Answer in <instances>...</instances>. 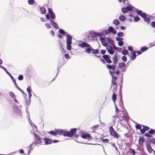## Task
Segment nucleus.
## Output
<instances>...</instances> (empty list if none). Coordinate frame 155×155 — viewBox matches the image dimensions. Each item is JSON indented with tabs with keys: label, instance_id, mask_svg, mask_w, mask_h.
Here are the masks:
<instances>
[{
	"label": "nucleus",
	"instance_id": "nucleus-1",
	"mask_svg": "<svg viewBox=\"0 0 155 155\" xmlns=\"http://www.w3.org/2000/svg\"><path fill=\"white\" fill-rule=\"evenodd\" d=\"M77 130L76 128L71 129L70 131H66L61 129H55V130L48 132L47 133L54 136L62 134L64 137H71L74 135Z\"/></svg>",
	"mask_w": 155,
	"mask_h": 155
},
{
	"label": "nucleus",
	"instance_id": "nucleus-2",
	"mask_svg": "<svg viewBox=\"0 0 155 155\" xmlns=\"http://www.w3.org/2000/svg\"><path fill=\"white\" fill-rule=\"evenodd\" d=\"M34 134L35 136L34 138L35 142L34 143H32L30 145L31 147L34 144L38 145L42 143V140H43V139H42L39 135L37 134L36 133H34Z\"/></svg>",
	"mask_w": 155,
	"mask_h": 155
},
{
	"label": "nucleus",
	"instance_id": "nucleus-3",
	"mask_svg": "<svg viewBox=\"0 0 155 155\" xmlns=\"http://www.w3.org/2000/svg\"><path fill=\"white\" fill-rule=\"evenodd\" d=\"M67 36L66 42L67 44V48L68 50H70L71 48V45L72 44L71 40L72 38L71 36L68 35V33H67L66 34Z\"/></svg>",
	"mask_w": 155,
	"mask_h": 155
},
{
	"label": "nucleus",
	"instance_id": "nucleus-4",
	"mask_svg": "<svg viewBox=\"0 0 155 155\" xmlns=\"http://www.w3.org/2000/svg\"><path fill=\"white\" fill-rule=\"evenodd\" d=\"M109 131L110 134L114 138L118 139L120 137V135L114 130L112 127H110Z\"/></svg>",
	"mask_w": 155,
	"mask_h": 155
},
{
	"label": "nucleus",
	"instance_id": "nucleus-5",
	"mask_svg": "<svg viewBox=\"0 0 155 155\" xmlns=\"http://www.w3.org/2000/svg\"><path fill=\"white\" fill-rule=\"evenodd\" d=\"M117 78L116 76H112L111 80V84L112 85H114L115 86L113 89L115 91H116V89L117 87V84L116 82V81L117 80Z\"/></svg>",
	"mask_w": 155,
	"mask_h": 155
},
{
	"label": "nucleus",
	"instance_id": "nucleus-6",
	"mask_svg": "<svg viewBox=\"0 0 155 155\" xmlns=\"http://www.w3.org/2000/svg\"><path fill=\"white\" fill-rule=\"evenodd\" d=\"M104 59L107 63L111 64L112 63V61L111 60V57L107 54L104 55L102 56Z\"/></svg>",
	"mask_w": 155,
	"mask_h": 155
},
{
	"label": "nucleus",
	"instance_id": "nucleus-7",
	"mask_svg": "<svg viewBox=\"0 0 155 155\" xmlns=\"http://www.w3.org/2000/svg\"><path fill=\"white\" fill-rule=\"evenodd\" d=\"M81 137L84 139H88V140H91L92 139L91 135L88 133H83L81 135Z\"/></svg>",
	"mask_w": 155,
	"mask_h": 155
},
{
	"label": "nucleus",
	"instance_id": "nucleus-8",
	"mask_svg": "<svg viewBox=\"0 0 155 155\" xmlns=\"http://www.w3.org/2000/svg\"><path fill=\"white\" fill-rule=\"evenodd\" d=\"M144 140V138L140 136L138 140V144L140 147H142L143 145V142Z\"/></svg>",
	"mask_w": 155,
	"mask_h": 155
},
{
	"label": "nucleus",
	"instance_id": "nucleus-9",
	"mask_svg": "<svg viewBox=\"0 0 155 155\" xmlns=\"http://www.w3.org/2000/svg\"><path fill=\"white\" fill-rule=\"evenodd\" d=\"M143 128L140 130V132L142 134H143L145 133V131H148L149 129L150 128L147 126L142 125Z\"/></svg>",
	"mask_w": 155,
	"mask_h": 155
},
{
	"label": "nucleus",
	"instance_id": "nucleus-10",
	"mask_svg": "<svg viewBox=\"0 0 155 155\" xmlns=\"http://www.w3.org/2000/svg\"><path fill=\"white\" fill-rule=\"evenodd\" d=\"M78 46L81 48H84L85 47L87 48L90 47V45L87 43L84 42L79 44Z\"/></svg>",
	"mask_w": 155,
	"mask_h": 155
},
{
	"label": "nucleus",
	"instance_id": "nucleus-11",
	"mask_svg": "<svg viewBox=\"0 0 155 155\" xmlns=\"http://www.w3.org/2000/svg\"><path fill=\"white\" fill-rule=\"evenodd\" d=\"M109 31V32H111L114 34L116 33L117 31L116 30L111 26H110L108 27V30H106V33H107V31Z\"/></svg>",
	"mask_w": 155,
	"mask_h": 155
},
{
	"label": "nucleus",
	"instance_id": "nucleus-12",
	"mask_svg": "<svg viewBox=\"0 0 155 155\" xmlns=\"http://www.w3.org/2000/svg\"><path fill=\"white\" fill-rule=\"evenodd\" d=\"M106 49L107 50L108 52L110 54H113L114 53V51L112 50V47L110 45H108L106 48Z\"/></svg>",
	"mask_w": 155,
	"mask_h": 155
},
{
	"label": "nucleus",
	"instance_id": "nucleus-13",
	"mask_svg": "<svg viewBox=\"0 0 155 155\" xmlns=\"http://www.w3.org/2000/svg\"><path fill=\"white\" fill-rule=\"evenodd\" d=\"M106 67L110 70L111 69L113 70H114L115 68V66L114 64L110 65L107 64Z\"/></svg>",
	"mask_w": 155,
	"mask_h": 155
},
{
	"label": "nucleus",
	"instance_id": "nucleus-14",
	"mask_svg": "<svg viewBox=\"0 0 155 155\" xmlns=\"http://www.w3.org/2000/svg\"><path fill=\"white\" fill-rule=\"evenodd\" d=\"M130 59L132 61L134 60L136 57V52L134 51L130 53Z\"/></svg>",
	"mask_w": 155,
	"mask_h": 155
},
{
	"label": "nucleus",
	"instance_id": "nucleus-15",
	"mask_svg": "<svg viewBox=\"0 0 155 155\" xmlns=\"http://www.w3.org/2000/svg\"><path fill=\"white\" fill-rule=\"evenodd\" d=\"M117 54L116 53L114 55L113 57V61L114 64H116L118 62Z\"/></svg>",
	"mask_w": 155,
	"mask_h": 155
},
{
	"label": "nucleus",
	"instance_id": "nucleus-16",
	"mask_svg": "<svg viewBox=\"0 0 155 155\" xmlns=\"http://www.w3.org/2000/svg\"><path fill=\"white\" fill-rule=\"evenodd\" d=\"M112 91L113 92V93L112 96V99L113 101L114 102L116 100V95H117L116 94V91L117 92V91L116 90V91H115L114 89L112 90Z\"/></svg>",
	"mask_w": 155,
	"mask_h": 155
},
{
	"label": "nucleus",
	"instance_id": "nucleus-17",
	"mask_svg": "<svg viewBox=\"0 0 155 155\" xmlns=\"http://www.w3.org/2000/svg\"><path fill=\"white\" fill-rule=\"evenodd\" d=\"M39 7L41 14H45L46 12L45 8L44 7H41L40 6H39Z\"/></svg>",
	"mask_w": 155,
	"mask_h": 155
},
{
	"label": "nucleus",
	"instance_id": "nucleus-18",
	"mask_svg": "<svg viewBox=\"0 0 155 155\" xmlns=\"http://www.w3.org/2000/svg\"><path fill=\"white\" fill-rule=\"evenodd\" d=\"M43 140H44L45 143L46 144H49L51 143V140L47 138H45Z\"/></svg>",
	"mask_w": 155,
	"mask_h": 155
},
{
	"label": "nucleus",
	"instance_id": "nucleus-19",
	"mask_svg": "<svg viewBox=\"0 0 155 155\" xmlns=\"http://www.w3.org/2000/svg\"><path fill=\"white\" fill-rule=\"evenodd\" d=\"M147 149L149 153L151 152L152 151V148L150 145L148 143H147L146 144Z\"/></svg>",
	"mask_w": 155,
	"mask_h": 155
},
{
	"label": "nucleus",
	"instance_id": "nucleus-20",
	"mask_svg": "<svg viewBox=\"0 0 155 155\" xmlns=\"http://www.w3.org/2000/svg\"><path fill=\"white\" fill-rule=\"evenodd\" d=\"M88 48L85 49V51L87 53H89L93 50V48L90 45V47H88Z\"/></svg>",
	"mask_w": 155,
	"mask_h": 155
},
{
	"label": "nucleus",
	"instance_id": "nucleus-21",
	"mask_svg": "<svg viewBox=\"0 0 155 155\" xmlns=\"http://www.w3.org/2000/svg\"><path fill=\"white\" fill-rule=\"evenodd\" d=\"M125 65V63L124 62H120L118 64V67L119 68H124Z\"/></svg>",
	"mask_w": 155,
	"mask_h": 155
},
{
	"label": "nucleus",
	"instance_id": "nucleus-22",
	"mask_svg": "<svg viewBox=\"0 0 155 155\" xmlns=\"http://www.w3.org/2000/svg\"><path fill=\"white\" fill-rule=\"evenodd\" d=\"M51 24L56 28H58V25L57 24L54 22L53 21H51Z\"/></svg>",
	"mask_w": 155,
	"mask_h": 155
},
{
	"label": "nucleus",
	"instance_id": "nucleus-23",
	"mask_svg": "<svg viewBox=\"0 0 155 155\" xmlns=\"http://www.w3.org/2000/svg\"><path fill=\"white\" fill-rule=\"evenodd\" d=\"M119 18L120 21H124L125 20L126 18L125 16L123 15H121L119 17Z\"/></svg>",
	"mask_w": 155,
	"mask_h": 155
},
{
	"label": "nucleus",
	"instance_id": "nucleus-24",
	"mask_svg": "<svg viewBox=\"0 0 155 155\" xmlns=\"http://www.w3.org/2000/svg\"><path fill=\"white\" fill-rule=\"evenodd\" d=\"M0 67L1 68H2L8 74V75H10V76L11 75V74L7 71V70L4 67H3L1 65H0Z\"/></svg>",
	"mask_w": 155,
	"mask_h": 155
},
{
	"label": "nucleus",
	"instance_id": "nucleus-25",
	"mask_svg": "<svg viewBox=\"0 0 155 155\" xmlns=\"http://www.w3.org/2000/svg\"><path fill=\"white\" fill-rule=\"evenodd\" d=\"M113 23L115 25H119L120 22L118 19H115L113 21Z\"/></svg>",
	"mask_w": 155,
	"mask_h": 155
},
{
	"label": "nucleus",
	"instance_id": "nucleus-26",
	"mask_svg": "<svg viewBox=\"0 0 155 155\" xmlns=\"http://www.w3.org/2000/svg\"><path fill=\"white\" fill-rule=\"evenodd\" d=\"M127 10L128 11H131L133 10V7L132 6L130 5V6H127L126 7Z\"/></svg>",
	"mask_w": 155,
	"mask_h": 155
},
{
	"label": "nucleus",
	"instance_id": "nucleus-27",
	"mask_svg": "<svg viewBox=\"0 0 155 155\" xmlns=\"http://www.w3.org/2000/svg\"><path fill=\"white\" fill-rule=\"evenodd\" d=\"M144 18V21L149 24L150 21V18L149 17H146Z\"/></svg>",
	"mask_w": 155,
	"mask_h": 155
},
{
	"label": "nucleus",
	"instance_id": "nucleus-28",
	"mask_svg": "<svg viewBox=\"0 0 155 155\" xmlns=\"http://www.w3.org/2000/svg\"><path fill=\"white\" fill-rule=\"evenodd\" d=\"M128 53V51L127 50H123L122 51V54L123 55H126Z\"/></svg>",
	"mask_w": 155,
	"mask_h": 155
},
{
	"label": "nucleus",
	"instance_id": "nucleus-29",
	"mask_svg": "<svg viewBox=\"0 0 155 155\" xmlns=\"http://www.w3.org/2000/svg\"><path fill=\"white\" fill-rule=\"evenodd\" d=\"M148 49V48L145 46L142 47L141 48L140 50L141 51H142V52H143V51H146Z\"/></svg>",
	"mask_w": 155,
	"mask_h": 155
},
{
	"label": "nucleus",
	"instance_id": "nucleus-30",
	"mask_svg": "<svg viewBox=\"0 0 155 155\" xmlns=\"http://www.w3.org/2000/svg\"><path fill=\"white\" fill-rule=\"evenodd\" d=\"M135 127L136 129H140V130L142 129H141V125L139 124L135 125Z\"/></svg>",
	"mask_w": 155,
	"mask_h": 155
},
{
	"label": "nucleus",
	"instance_id": "nucleus-31",
	"mask_svg": "<svg viewBox=\"0 0 155 155\" xmlns=\"http://www.w3.org/2000/svg\"><path fill=\"white\" fill-rule=\"evenodd\" d=\"M121 10H122V12L124 13H126L127 12V10L126 7V8H124V7L122 8L121 9Z\"/></svg>",
	"mask_w": 155,
	"mask_h": 155
},
{
	"label": "nucleus",
	"instance_id": "nucleus-32",
	"mask_svg": "<svg viewBox=\"0 0 155 155\" xmlns=\"http://www.w3.org/2000/svg\"><path fill=\"white\" fill-rule=\"evenodd\" d=\"M117 35L119 37H123L124 35V33L123 32H120L117 33Z\"/></svg>",
	"mask_w": 155,
	"mask_h": 155
},
{
	"label": "nucleus",
	"instance_id": "nucleus-33",
	"mask_svg": "<svg viewBox=\"0 0 155 155\" xmlns=\"http://www.w3.org/2000/svg\"><path fill=\"white\" fill-rule=\"evenodd\" d=\"M59 32L61 34L63 35L64 34H66V33L64 31L62 30V29H59Z\"/></svg>",
	"mask_w": 155,
	"mask_h": 155
},
{
	"label": "nucleus",
	"instance_id": "nucleus-34",
	"mask_svg": "<svg viewBox=\"0 0 155 155\" xmlns=\"http://www.w3.org/2000/svg\"><path fill=\"white\" fill-rule=\"evenodd\" d=\"M92 51H93V54H98L99 52L97 49L95 50L93 49V50Z\"/></svg>",
	"mask_w": 155,
	"mask_h": 155
},
{
	"label": "nucleus",
	"instance_id": "nucleus-35",
	"mask_svg": "<svg viewBox=\"0 0 155 155\" xmlns=\"http://www.w3.org/2000/svg\"><path fill=\"white\" fill-rule=\"evenodd\" d=\"M150 134H153L155 133V131L153 129H151L148 132Z\"/></svg>",
	"mask_w": 155,
	"mask_h": 155
},
{
	"label": "nucleus",
	"instance_id": "nucleus-36",
	"mask_svg": "<svg viewBox=\"0 0 155 155\" xmlns=\"http://www.w3.org/2000/svg\"><path fill=\"white\" fill-rule=\"evenodd\" d=\"M140 18L137 16L135 17L134 18V21L137 22L140 20Z\"/></svg>",
	"mask_w": 155,
	"mask_h": 155
},
{
	"label": "nucleus",
	"instance_id": "nucleus-37",
	"mask_svg": "<svg viewBox=\"0 0 155 155\" xmlns=\"http://www.w3.org/2000/svg\"><path fill=\"white\" fill-rule=\"evenodd\" d=\"M28 3L30 5H33L34 3V0H29L28 1Z\"/></svg>",
	"mask_w": 155,
	"mask_h": 155
},
{
	"label": "nucleus",
	"instance_id": "nucleus-38",
	"mask_svg": "<svg viewBox=\"0 0 155 155\" xmlns=\"http://www.w3.org/2000/svg\"><path fill=\"white\" fill-rule=\"evenodd\" d=\"M140 16L143 18H144L147 17V15L145 13H142L140 14Z\"/></svg>",
	"mask_w": 155,
	"mask_h": 155
},
{
	"label": "nucleus",
	"instance_id": "nucleus-39",
	"mask_svg": "<svg viewBox=\"0 0 155 155\" xmlns=\"http://www.w3.org/2000/svg\"><path fill=\"white\" fill-rule=\"evenodd\" d=\"M102 142L104 143H107L109 142V140L108 139H103L102 140Z\"/></svg>",
	"mask_w": 155,
	"mask_h": 155
},
{
	"label": "nucleus",
	"instance_id": "nucleus-40",
	"mask_svg": "<svg viewBox=\"0 0 155 155\" xmlns=\"http://www.w3.org/2000/svg\"><path fill=\"white\" fill-rule=\"evenodd\" d=\"M149 133H146L144 134V135L146 137H151L152 136L151 135L149 134Z\"/></svg>",
	"mask_w": 155,
	"mask_h": 155
},
{
	"label": "nucleus",
	"instance_id": "nucleus-41",
	"mask_svg": "<svg viewBox=\"0 0 155 155\" xmlns=\"http://www.w3.org/2000/svg\"><path fill=\"white\" fill-rule=\"evenodd\" d=\"M93 34H94V36L96 37L99 36L101 35L99 33H96L95 32H93Z\"/></svg>",
	"mask_w": 155,
	"mask_h": 155
},
{
	"label": "nucleus",
	"instance_id": "nucleus-42",
	"mask_svg": "<svg viewBox=\"0 0 155 155\" xmlns=\"http://www.w3.org/2000/svg\"><path fill=\"white\" fill-rule=\"evenodd\" d=\"M9 94L12 98H13L14 97L15 94L13 92H10V93H9Z\"/></svg>",
	"mask_w": 155,
	"mask_h": 155
},
{
	"label": "nucleus",
	"instance_id": "nucleus-43",
	"mask_svg": "<svg viewBox=\"0 0 155 155\" xmlns=\"http://www.w3.org/2000/svg\"><path fill=\"white\" fill-rule=\"evenodd\" d=\"M118 44L119 46H121L123 45L124 44V42L122 41H120L118 42Z\"/></svg>",
	"mask_w": 155,
	"mask_h": 155
},
{
	"label": "nucleus",
	"instance_id": "nucleus-44",
	"mask_svg": "<svg viewBox=\"0 0 155 155\" xmlns=\"http://www.w3.org/2000/svg\"><path fill=\"white\" fill-rule=\"evenodd\" d=\"M23 76L22 75H20L18 77V80L21 81L23 80Z\"/></svg>",
	"mask_w": 155,
	"mask_h": 155
},
{
	"label": "nucleus",
	"instance_id": "nucleus-45",
	"mask_svg": "<svg viewBox=\"0 0 155 155\" xmlns=\"http://www.w3.org/2000/svg\"><path fill=\"white\" fill-rule=\"evenodd\" d=\"M51 17L53 19H55V16L54 14L53 13H52L51 14Z\"/></svg>",
	"mask_w": 155,
	"mask_h": 155
},
{
	"label": "nucleus",
	"instance_id": "nucleus-46",
	"mask_svg": "<svg viewBox=\"0 0 155 155\" xmlns=\"http://www.w3.org/2000/svg\"><path fill=\"white\" fill-rule=\"evenodd\" d=\"M133 151H135L134 149L130 148L129 149L128 152L130 153H131L133 152Z\"/></svg>",
	"mask_w": 155,
	"mask_h": 155
},
{
	"label": "nucleus",
	"instance_id": "nucleus-47",
	"mask_svg": "<svg viewBox=\"0 0 155 155\" xmlns=\"http://www.w3.org/2000/svg\"><path fill=\"white\" fill-rule=\"evenodd\" d=\"M121 59L124 61L126 62L127 61V57L125 56H123L121 58Z\"/></svg>",
	"mask_w": 155,
	"mask_h": 155
},
{
	"label": "nucleus",
	"instance_id": "nucleus-48",
	"mask_svg": "<svg viewBox=\"0 0 155 155\" xmlns=\"http://www.w3.org/2000/svg\"><path fill=\"white\" fill-rule=\"evenodd\" d=\"M99 126L98 125H96L92 127V129L94 130H95L96 129L98 128Z\"/></svg>",
	"mask_w": 155,
	"mask_h": 155
},
{
	"label": "nucleus",
	"instance_id": "nucleus-49",
	"mask_svg": "<svg viewBox=\"0 0 155 155\" xmlns=\"http://www.w3.org/2000/svg\"><path fill=\"white\" fill-rule=\"evenodd\" d=\"M106 51L105 50H101V54H102L104 55L106 53Z\"/></svg>",
	"mask_w": 155,
	"mask_h": 155
},
{
	"label": "nucleus",
	"instance_id": "nucleus-50",
	"mask_svg": "<svg viewBox=\"0 0 155 155\" xmlns=\"http://www.w3.org/2000/svg\"><path fill=\"white\" fill-rule=\"evenodd\" d=\"M123 39V38H119V37H117L116 38V40L117 41H121Z\"/></svg>",
	"mask_w": 155,
	"mask_h": 155
},
{
	"label": "nucleus",
	"instance_id": "nucleus-51",
	"mask_svg": "<svg viewBox=\"0 0 155 155\" xmlns=\"http://www.w3.org/2000/svg\"><path fill=\"white\" fill-rule=\"evenodd\" d=\"M45 26L46 27V28H48L49 29L51 28V26L49 25V24L48 23H46L45 24Z\"/></svg>",
	"mask_w": 155,
	"mask_h": 155
},
{
	"label": "nucleus",
	"instance_id": "nucleus-52",
	"mask_svg": "<svg viewBox=\"0 0 155 155\" xmlns=\"http://www.w3.org/2000/svg\"><path fill=\"white\" fill-rule=\"evenodd\" d=\"M64 57L66 59H69L70 58V56L68 54H65L64 55Z\"/></svg>",
	"mask_w": 155,
	"mask_h": 155
},
{
	"label": "nucleus",
	"instance_id": "nucleus-53",
	"mask_svg": "<svg viewBox=\"0 0 155 155\" xmlns=\"http://www.w3.org/2000/svg\"><path fill=\"white\" fill-rule=\"evenodd\" d=\"M151 26L153 28H155V21H152L151 23Z\"/></svg>",
	"mask_w": 155,
	"mask_h": 155
},
{
	"label": "nucleus",
	"instance_id": "nucleus-54",
	"mask_svg": "<svg viewBox=\"0 0 155 155\" xmlns=\"http://www.w3.org/2000/svg\"><path fill=\"white\" fill-rule=\"evenodd\" d=\"M136 12L138 15H140V14H141L142 13V11H141L139 10H137L136 11Z\"/></svg>",
	"mask_w": 155,
	"mask_h": 155
},
{
	"label": "nucleus",
	"instance_id": "nucleus-55",
	"mask_svg": "<svg viewBox=\"0 0 155 155\" xmlns=\"http://www.w3.org/2000/svg\"><path fill=\"white\" fill-rule=\"evenodd\" d=\"M27 90L28 93H30V92H31V88L30 87H28L27 89Z\"/></svg>",
	"mask_w": 155,
	"mask_h": 155
},
{
	"label": "nucleus",
	"instance_id": "nucleus-56",
	"mask_svg": "<svg viewBox=\"0 0 155 155\" xmlns=\"http://www.w3.org/2000/svg\"><path fill=\"white\" fill-rule=\"evenodd\" d=\"M48 13L50 14H51L52 13H53L52 12V10L50 8H48Z\"/></svg>",
	"mask_w": 155,
	"mask_h": 155
},
{
	"label": "nucleus",
	"instance_id": "nucleus-57",
	"mask_svg": "<svg viewBox=\"0 0 155 155\" xmlns=\"http://www.w3.org/2000/svg\"><path fill=\"white\" fill-rule=\"evenodd\" d=\"M11 78V79H12V81H13L14 83L15 84V80L14 78L12 76L11 74V75L10 76V75H8Z\"/></svg>",
	"mask_w": 155,
	"mask_h": 155
},
{
	"label": "nucleus",
	"instance_id": "nucleus-58",
	"mask_svg": "<svg viewBox=\"0 0 155 155\" xmlns=\"http://www.w3.org/2000/svg\"><path fill=\"white\" fill-rule=\"evenodd\" d=\"M122 50V48H117V49H116V50L118 52H121Z\"/></svg>",
	"mask_w": 155,
	"mask_h": 155
},
{
	"label": "nucleus",
	"instance_id": "nucleus-59",
	"mask_svg": "<svg viewBox=\"0 0 155 155\" xmlns=\"http://www.w3.org/2000/svg\"><path fill=\"white\" fill-rule=\"evenodd\" d=\"M128 49L130 51H132L133 50V48L130 46L128 47Z\"/></svg>",
	"mask_w": 155,
	"mask_h": 155
},
{
	"label": "nucleus",
	"instance_id": "nucleus-60",
	"mask_svg": "<svg viewBox=\"0 0 155 155\" xmlns=\"http://www.w3.org/2000/svg\"><path fill=\"white\" fill-rule=\"evenodd\" d=\"M151 142L154 144H155V138L152 139L150 140Z\"/></svg>",
	"mask_w": 155,
	"mask_h": 155
},
{
	"label": "nucleus",
	"instance_id": "nucleus-61",
	"mask_svg": "<svg viewBox=\"0 0 155 155\" xmlns=\"http://www.w3.org/2000/svg\"><path fill=\"white\" fill-rule=\"evenodd\" d=\"M50 34L52 36H54L55 35L54 32L53 30H51L50 31Z\"/></svg>",
	"mask_w": 155,
	"mask_h": 155
},
{
	"label": "nucleus",
	"instance_id": "nucleus-62",
	"mask_svg": "<svg viewBox=\"0 0 155 155\" xmlns=\"http://www.w3.org/2000/svg\"><path fill=\"white\" fill-rule=\"evenodd\" d=\"M102 45L105 47H106L107 45V42H104L103 43H102Z\"/></svg>",
	"mask_w": 155,
	"mask_h": 155
},
{
	"label": "nucleus",
	"instance_id": "nucleus-63",
	"mask_svg": "<svg viewBox=\"0 0 155 155\" xmlns=\"http://www.w3.org/2000/svg\"><path fill=\"white\" fill-rule=\"evenodd\" d=\"M15 86H16V87H17V88L19 90H21V89L18 87V86L16 82H15Z\"/></svg>",
	"mask_w": 155,
	"mask_h": 155
},
{
	"label": "nucleus",
	"instance_id": "nucleus-64",
	"mask_svg": "<svg viewBox=\"0 0 155 155\" xmlns=\"http://www.w3.org/2000/svg\"><path fill=\"white\" fill-rule=\"evenodd\" d=\"M100 61L103 64H105V61L102 58H101L100 60Z\"/></svg>",
	"mask_w": 155,
	"mask_h": 155
}]
</instances>
